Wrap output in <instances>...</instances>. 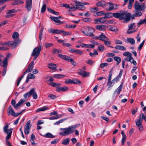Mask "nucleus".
<instances>
[{
  "label": "nucleus",
  "instance_id": "obj_45",
  "mask_svg": "<svg viewBox=\"0 0 146 146\" xmlns=\"http://www.w3.org/2000/svg\"><path fill=\"white\" fill-rule=\"evenodd\" d=\"M107 85L109 86L108 90H109L110 89V88L114 85V83L112 82L111 81H110V82H109V80H108Z\"/></svg>",
  "mask_w": 146,
  "mask_h": 146
},
{
  "label": "nucleus",
  "instance_id": "obj_35",
  "mask_svg": "<svg viewBox=\"0 0 146 146\" xmlns=\"http://www.w3.org/2000/svg\"><path fill=\"white\" fill-rule=\"evenodd\" d=\"M139 119H141L142 121L143 119L146 121V115H145L143 113H141L139 115Z\"/></svg>",
  "mask_w": 146,
  "mask_h": 146
},
{
  "label": "nucleus",
  "instance_id": "obj_47",
  "mask_svg": "<svg viewBox=\"0 0 146 146\" xmlns=\"http://www.w3.org/2000/svg\"><path fill=\"white\" fill-rule=\"evenodd\" d=\"M19 36L18 33L15 32H14L12 35V38L14 39H16L18 38Z\"/></svg>",
  "mask_w": 146,
  "mask_h": 146
},
{
  "label": "nucleus",
  "instance_id": "obj_41",
  "mask_svg": "<svg viewBox=\"0 0 146 146\" xmlns=\"http://www.w3.org/2000/svg\"><path fill=\"white\" fill-rule=\"evenodd\" d=\"M69 142V139L67 138L64 139L62 142V144L64 145H68Z\"/></svg>",
  "mask_w": 146,
  "mask_h": 146
},
{
  "label": "nucleus",
  "instance_id": "obj_31",
  "mask_svg": "<svg viewBox=\"0 0 146 146\" xmlns=\"http://www.w3.org/2000/svg\"><path fill=\"white\" fill-rule=\"evenodd\" d=\"M65 75L63 74H56L53 75V77L57 79L61 78L64 77Z\"/></svg>",
  "mask_w": 146,
  "mask_h": 146
},
{
  "label": "nucleus",
  "instance_id": "obj_53",
  "mask_svg": "<svg viewBox=\"0 0 146 146\" xmlns=\"http://www.w3.org/2000/svg\"><path fill=\"white\" fill-rule=\"evenodd\" d=\"M81 83V81L75 78L73 80V84H80Z\"/></svg>",
  "mask_w": 146,
  "mask_h": 146
},
{
  "label": "nucleus",
  "instance_id": "obj_43",
  "mask_svg": "<svg viewBox=\"0 0 146 146\" xmlns=\"http://www.w3.org/2000/svg\"><path fill=\"white\" fill-rule=\"evenodd\" d=\"M136 13H134L135 16L136 17H139L141 16L142 15V13L141 11H135Z\"/></svg>",
  "mask_w": 146,
  "mask_h": 146
},
{
  "label": "nucleus",
  "instance_id": "obj_7",
  "mask_svg": "<svg viewBox=\"0 0 146 146\" xmlns=\"http://www.w3.org/2000/svg\"><path fill=\"white\" fill-rule=\"evenodd\" d=\"M25 7L28 11H30L32 8V0H26Z\"/></svg>",
  "mask_w": 146,
  "mask_h": 146
},
{
  "label": "nucleus",
  "instance_id": "obj_30",
  "mask_svg": "<svg viewBox=\"0 0 146 146\" xmlns=\"http://www.w3.org/2000/svg\"><path fill=\"white\" fill-rule=\"evenodd\" d=\"M122 88V85L121 84L115 90V93H116L117 94H119L121 91Z\"/></svg>",
  "mask_w": 146,
  "mask_h": 146
},
{
  "label": "nucleus",
  "instance_id": "obj_16",
  "mask_svg": "<svg viewBox=\"0 0 146 146\" xmlns=\"http://www.w3.org/2000/svg\"><path fill=\"white\" fill-rule=\"evenodd\" d=\"M96 28L100 31H104L106 28V26L102 25H98L96 26Z\"/></svg>",
  "mask_w": 146,
  "mask_h": 146
},
{
  "label": "nucleus",
  "instance_id": "obj_32",
  "mask_svg": "<svg viewBox=\"0 0 146 146\" xmlns=\"http://www.w3.org/2000/svg\"><path fill=\"white\" fill-rule=\"evenodd\" d=\"M105 12L104 11H101L96 12V13L94 15L95 16H102L104 14Z\"/></svg>",
  "mask_w": 146,
  "mask_h": 146
},
{
  "label": "nucleus",
  "instance_id": "obj_23",
  "mask_svg": "<svg viewBox=\"0 0 146 146\" xmlns=\"http://www.w3.org/2000/svg\"><path fill=\"white\" fill-rule=\"evenodd\" d=\"M14 2L12 3V5H15L19 4H22L24 3V1L21 0H14Z\"/></svg>",
  "mask_w": 146,
  "mask_h": 146
},
{
  "label": "nucleus",
  "instance_id": "obj_27",
  "mask_svg": "<svg viewBox=\"0 0 146 146\" xmlns=\"http://www.w3.org/2000/svg\"><path fill=\"white\" fill-rule=\"evenodd\" d=\"M48 67L50 69L55 70L56 67V64L52 63H50L48 64Z\"/></svg>",
  "mask_w": 146,
  "mask_h": 146
},
{
  "label": "nucleus",
  "instance_id": "obj_17",
  "mask_svg": "<svg viewBox=\"0 0 146 146\" xmlns=\"http://www.w3.org/2000/svg\"><path fill=\"white\" fill-rule=\"evenodd\" d=\"M34 66V62L32 61L29 64L28 68L26 69V71L27 72H31Z\"/></svg>",
  "mask_w": 146,
  "mask_h": 146
},
{
  "label": "nucleus",
  "instance_id": "obj_42",
  "mask_svg": "<svg viewBox=\"0 0 146 146\" xmlns=\"http://www.w3.org/2000/svg\"><path fill=\"white\" fill-rule=\"evenodd\" d=\"M98 48L99 50L101 52H103L105 50L104 46L102 44H100L98 46Z\"/></svg>",
  "mask_w": 146,
  "mask_h": 146
},
{
  "label": "nucleus",
  "instance_id": "obj_39",
  "mask_svg": "<svg viewBox=\"0 0 146 146\" xmlns=\"http://www.w3.org/2000/svg\"><path fill=\"white\" fill-rule=\"evenodd\" d=\"M127 41L128 42H129L132 44H134L135 43V40L132 38H127Z\"/></svg>",
  "mask_w": 146,
  "mask_h": 146
},
{
  "label": "nucleus",
  "instance_id": "obj_12",
  "mask_svg": "<svg viewBox=\"0 0 146 146\" xmlns=\"http://www.w3.org/2000/svg\"><path fill=\"white\" fill-rule=\"evenodd\" d=\"M50 18L52 20L54 21L55 22L58 23V25H61L62 24L64 23L63 22L61 21L58 19V17L51 16L50 17Z\"/></svg>",
  "mask_w": 146,
  "mask_h": 146
},
{
  "label": "nucleus",
  "instance_id": "obj_62",
  "mask_svg": "<svg viewBox=\"0 0 146 146\" xmlns=\"http://www.w3.org/2000/svg\"><path fill=\"white\" fill-rule=\"evenodd\" d=\"M48 97L53 100H54L56 98V96L52 94H49L48 95Z\"/></svg>",
  "mask_w": 146,
  "mask_h": 146
},
{
  "label": "nucleus",
  "instance_id": "obj_64",
  "mask_svg": "<svg viewBox=\"0 0 146 146\" xmlns=\"http://www.w3.org/2000/svg\"><path fill=\"white\" fill-rule=\"evenodd\" d=\"M130 62L133 63L134 65H136L137 64L136 62L134 60L133 58L131 56L130 57Z\"/></svg>",
  "mask_w": 146,
  "mask_h": 146
},
{
  "label": "nucleus",
  "instance_id": "obj_55",
  "mask_svg": "<svg viewBox=\"0 0 146 146\" xmlns=\"http://www.w3.org/2000/svg\"><path fill=\"white\" fill-rule=\"evenodd\" d=\"M10 54H8V55L5 58L4 60H3L2 62L3 64H4V62L5 61L7 62V64L8 58L10 57Z\"/></svg>",
  "mask_w": 146,
  "mask_h": 146
},
{
  "label": "nucleus",
  "instance_id": "obj_46",
  "mask_svg": "<svg viewBox=\"0 0 146 146\" xmlns=\"http://www.w3.org/2000/svg\"><path fill=\"white\" fill-rule=\"evenodd\" d=\"M122 138L121 140V143L123 145L124 144L125 142L126 141L127 137L126 135L122 136Z\"/></svg>",
  "mask_w": 146,
  "mask_h": 146
},
{
  "label": "nucleus",
  "instance_id": "obj_6",
  "mask_svg": "<svg viewBox=\"0 0 146 146\" xmlns=\"http://www.w3.org/2000/svg\"><path fill=\"white\" fill-rule=\"evenodd\" d=\"M142 122V121L141 120V119H139V118L136 120L135 121L136 125L138 127L139 131H143V129Z\"/></svg>",
  "mask_w": 146,
  "mask_h": 146
},
{
  "label": "nucleus",
  "instance_id": "obj_48",
  "mask_svg": "<svg viewBox=\"0 0 146 146\" xmlns=\"http://www.w3.org/2000/svg\"><path fill=\"white\" fill-rule=\"evenodd\" d=\"M123 55L124 56H127L128 58H130L132 56V54L128 52H124Z\"/></svg>",
  "mask_w": 146,
  "mask_h": 146
},
{
  "label": "nucleus",
  "instance_id": "obj_51",
  "mask_svg": "<svg viewBox=\"0 0 146 146\" xmlns=\"http://www.w3.org/2000/svg\"><path fill=\"white\" fill-rule=\"evenodd\" d=\"M26 100L21 99L17 103L18 108L21 105H22L25 101Z\"/></svg>",
  "mask_w": 146,
  "mask_h": 146
},
{
  "label": "nucleus",
  "instance_id": "obj_33",
  "mask_svg": "<svg viewBox=\"0 0 146 146\" xmlns=\"http://www.w3.org/2000/svg\"><path fill=\"white\" fill-rule=\"evenodd\" d=\"M16 12V10L13 9L11 10H9V11L7 13V14L8 15L6 16V18H9L11 17V15H10V14L12 13H15Z\"/></svg>",
  "mask_w": 146,
  "mask_h": 146
},
{
  "label": "nucleus",
  "instance_id": "obj_9",
  "mask_svg": "<svg viewBox=\"0 0 146 146\" xmlns=\"http://www.w3.org/2000/svg\"><path fill=\"white\" fill-rule=\"evenodd\" d=\"M9 125L7 124L5 126L3 127V130L5 133L7 134V136L6 137V139L8 140L11 137L12 132L11 131L9 133V132L7 131L8 129Z\"/></svg>",
  "mask_w": 146,
  "mask_h": 146
},
{
  "label": "nucleus",
  "instance_id": "obj_34",
  "mask_svg": "<svg viewBox=\"0 0 146 146\" xmlns=\"http://www.w3.org/2000/svg\"><path fill=\"white\" fill-rule=\"evenodd\" d=\"M76 4L75 5H74L72 7H70L69 8L68 10L69 11H75L77 9L76 7Z\"/></svg>",
  "mask_w": 146,
  "mask_h": 146
},
{
  "label": "nucleus",
  "instance_id": "obj_18",
  "mask_svg": "<svg viewBox=\"0 0 146 146\" xmlns=\"http://www.w3.org/2000/svg\"><path fill=\"white\" fill-rule=\"evenodd\" d=\"M4 64H3V71L2 75L3 76H4L6 73L7 70V62H4Z\"/></svg>",
  "mask_w": 146,
  "mask_h": 146
},
{
  "label": "nucleus",
  "instance_id": "obj_50",
  "mask_svg": "<svg viewBox=\"0 0 146 146\" xmlns=\"http://www.w3.org/2000/svg\"><path fill=\"white\" fill-rule=\"evenodd\" d=\"M95 45H94L92 44H83V47H86V48H94Z\"/></svg>",
  "mask_w": 146,
  "mask_h": 146
},
{
  "label": "nucleus",
  "instance_id": "obj_20",
  "mask_svg": "<svg viewBox=\"0 0 146 146\" xmlns=\"http://www.w3.org/2000/svg\"><path fill=\"white\" fill-rule=\"evenodd\" d=\"M90 73L85 71H83L80 73L79 74L83 77H88L90 75Z\"/></svg>",
  "mask_w": 146,
  "mask_h": 146
},
{
  "label": "nucleus",
  "instance_id": "obj_38",
  "mask_svg": "<svg viewBox=\"0 0 146 146\" xmlns=\"http://www.w3.org/2000/svg\"><path fill=\"white\" fill-rule=\"evenodd\" d=\"M11 104L15 109H19V108H18L17 103V104H16V101L14 100H12Z\"/></svg>",
  "mask_w": 146,
  "mask_h": 146
},
{
  "label": "nucleus",
  "instance_id": "obj_25",
  "mask_svg": "<svg viewBox=\"0 0 146 146\" xmlns=\"http://www.w3.org/2000/svg\"><path fill=\"white\" fill-rule=\"evenodd\" d=\"M8 113H10L13 116H15V113L11 106L9 108Z\"/></svg>",
  "mask_w": 146,
  "mask_h": 146
},
{
  "label": "nucleus",
  "instance_id": "obj_24",
  "mask_svg": "<svg viewBox=\"0 0 146 146\" xmlns=\"http://www.w3.org/2000/svg\"><path fill=\"white\" fill-rule=\"evenodd\" d=\"M115 48L116 49L122 50H125L126 49V48L124 46L119 45H116Z\"/></svg>",
  "mask_w": 146,
  "mask_h": 146
},
{
  "label": "nucleus",
  "instance_id": "obj_63",
  "mask_svg": "<svg viewBox=\"0 0 146 146\" xmlns=\"http://www.w3.org/2000/svg\"><path fill=\"white\" fill-rule=\"evenodd\" d=\"M80 125V124H77L70 126L71 130H73L78 127Z\"/></svg>",
  "mask_w": 146,
  "mask_h": 146
},
{
  "label": "nucleus",
  "instance_id": "obj_56",
  "mask_svg": "<svg viewBox=\"0 0 146 146\" xmlns=\"http://www.w3.org/2000/svg\"><path fill=\"white\" fill-rule=\"evenodd\" d=\"M61 51H62L60 50H57L56 49L54 48L53 49V53L55 54H58H58H60Z\"/></svg>",
  "mask_w": 146,
  "mask_h": 146
},
{
  "label": "nucleus",
  "instance_id": "obj_1",
  "mask_svg": "<svg viewBox=\"0 0 146 146\" xmlns=\"http://www.w3.org/2000/svg\"><path fill=\"white\" fill-rule=\"evenodd\" d=\"M113 15L115 17L119 18L120 20L124 19L123 22L125 23L130 21L131 17V14L126 11H121L119 13H113Z\"/></svg>",
  "mask_w": 146,
  "mask_h": 146
},
{
  "label": "nucleus",
  "instance_id": "obj_54",
  "mask_svg": "<svg viewBox=\"0 0 146 146\" xmlns=\"http://www.w3.org/2000/svg\"><path fill=\"white\" fill-rule=\"evenodd\" d=\"M27 76L30 78V79H34L35 77V76L32 73H29L28 74Z\"/></svg>",
  "mask_w": 146,
  "mask_h": 146
},
{
  "label": "nucleus",
  "instance_id": "obj_26",
  "mask_svg": "<svg viewBox=\"0 0 146 146\" xmlns=\"http://www.w3.org/2000/svg\"><path fill=\"white\" fill-rule=\"evenodd\" d=\"M96 5L98 7H104L106 5V3L104 1H101L98 2L96 3Z\"/></svg>",
  "mask_w": 146,
  "mask_h": 146
},
{
  "label": "nucleus",
  "instance_id": "obj_57",
  "mask_svg": "<svg viewBox=\"0 0 146 146\" xmlns=\"http://www.w3.org/2000/svg\"><path fill=\"white\" fill-rule=\"evenodd\" d=\"M94 63V61L90 60H88L86 62V63L91 65H92Z\"/></svg>",
  "mask_w": 146,
  "mask_h": 146
},
{
  "label": "nucleus",
  "instance_id": "obj_60",
  "mask_svg": "<svg viewBox=\"0 0 146 146\" xmlns=\"http://www.w3.org/2000/svg\"><path fill=\"white\" fill-rule=\"evenodd\" d=\"M65 83L66 84H73V80H72L69 79H67L65 81Z\"/></svg>",
  "mask_w": 146,
  "mask_h": 146
},
{
  "label": "nucleus",
  "instance_id": "obj_61",
  "mask_svg": "<svg viewBox=\"0 0 146 146\" xmlns=\"http://www.w3.org/2000/svg\"><path fill=\"white\" fill-rule=\"evenodd\" d=\"M76 25H66L65 26V28H74L76 27Z\"/></svg>",
  "mask_w": 146,
  "mask_h": 146
},
{
  "label": "nucleus",
  "instance_id": "obj_52",
  "mask_svg": "<svg viewBox=\"0 0 146 146\" xmlns=\"http://www.w3.org/2000/svg\"><path fill=\"white\" fill-rule=\"evenodd\" d=\"M105 15V18H109L111 17L113 13H106L104 14Z\"/></svg>",
  "mask_w": 146,
  "mask_h": 146
},
{
  "label": "nucleus",
  "instance_id": "obj_4",
  "mask_svg": "<svg viewBox=\"0 0 146 146\" xmlns=\"http://www.w3.org/2000/svg\"><path fill=\"white\" fill-rule=\"evenodd\" d=\"M60 129L63 131L60 133L59 134L60 135L62 136L68 135L74 132V131L71 130L70 126L66 128H61Z\"/></svg>",
  "mask_w": 146,
  "mask_h": 146
},
{
  "label": "nucleus",
  "instance_id": "obj_19",
  "mask_svg": "<svg viewBox=\"0 0 146 146\" xmlns=\"http://www.w3.org/2000/svg\"><path fill=\"white\" fill-rule=\"evenodd\" d=\"M34 91L32 90V89L29 91L25 94L24 95V97L25 99H26L27 97H30L32 94V92Z\"/></svg>",
  "mask_w": 146,
  "mask_h": 146
},
{
  "label": "nucleus",
  "instance_id": "obj_36",
  "mask_svg": "<svg viewBox=\"0 0 146 146\" xmlns=\"http://www.w3.org/2000/svg\"><path fill=\"white\" fill-rule=\"evenodd\" d=\"M67 119V118H64L63 119H60L58 121L56 122L55 123H54V125H58L60 123H63L64 121L66 120Z\"/></svg>",
  "mask_w": 146,
  "mask_h": 146
},
{
  "label": "nucleus",
  "instance_id": "obj_21",
  "mask_svg": "<svg viewBox=\"0 0 146 146\" xmlns=\"http://www.w3.org/2000/svg\"><path fill=\"white\" fill-rule=\"evenodd\" d=\"M42 136L46 138H53L55 137V136L53 135L50 133H47L45 134L42 135Z\"/></svg>",
  "mask_w": 146,
  "mask_h": 146
},
{
  "label": "nucleus",
  "instance_id": "obj_8",
  "mask_svg": "<svg viewBox=\"0 0 146 146\" xmlns=\"http://www.w3.org/2000/svg\"><path fill=\"white\" fill-rule=\"evenodd\" d=\"M129 29L127 31V33L131 34L135 32V31L134 30L135 26L134 23L130 24L128 26Z\"/></svg>",
  "mask_w": 146,
  "mask_h": 146
},
{
  "label": "nucleus",
  "instance_id": "obj_29",
  "mask_svg": "<svg viewBox=\"0 0 146 146\" xmlns=\"http://www.w3.org/2000/svg\"><path fill=\"white\" fill-rule=\"evenodd\" d=\"M31 121L30 120L28 121L26 124L25 127V129H30L31 127V125L30 123Z\"/></svg>",
  "mask_w": 146,
  "mask_h": 146
},
{
  "label": "nucleus",
  "instance_id": "obj_22",
  "mask_svg": "<svg viewBox=\"0 0 146 146\" xmlns=\"http://www.w3.org/2000/svg\"><path fill=\"white\" fill-rule=\"evenodd\" d=\"M68 89V87H60L57 88L56 89V90L58 92H64L67 91Z\"/></svg>",
  "mask_w": 146,
  "mask_h": 146
},
{
  "label": "nucleus",
  "instance_id": "obj_11",
  "mask_svg": "<svg viewBox=\"0 0 146 146\" xmlns=\"http://www.w3.org/2000/svg\"><path fill=\"white\" fill-rule=\"evenodd\" d=\"M48 31L49 33H52L54 34H60L61 33L62 30L50 29H48Z\"/></svg>",
  "mask_w": 146,
  "mask_h": 146
},
{
  "label": "nucleus",
  "instance_id": "obj_28",
  "mask_svg": "<svg viewBox=\"0 0 146 146\" xmlns=\"http://www.w3.org/2000/svg\"><path fill=\"white\" fill-rule=\"evenodd\" d=\"M106 5L109 7V11L113 10V4L112 2L108 3L106 4Z\"/></svg>",
  "mask_w": 146,
  "mask_h": 146
},
{
  "label": "nucleus",
  "instance_id": "obj_2",
  "mask_svg": "<svg viewBox=\"0 0 146 146\" xmlns=\"http://www.w3.org/2000/svg\"><path fill=\"white\" fill-rule=\"evenodd\" d=\"M95 29L93 27H87L85 28L84 30L81 31V32L85 35L90 37H92V38H96L95 35L94 34Z\"/></svg>",
  "mask_w": 146,
  "mask_h": 146
},
{
  "label": "nucleus",
  "instance_id": "obj_49",
  "mask_svg": "<svg viewBox=\"0 0 146 146\" xmlns=\"http://www.w3.org/2000/svg\"><path fill=\"white\" fill-rule=\"evenodd\" d=\"M99 10L98 8L97 7L92 8L90 9V11L92 12H96Z\"/></svg>",
  "mask_w": 146,
  "mask_h": 146
},
{
  "label": "nucleus",
  "instance_id": "obj_5",
  "mask_svg": "<svg viewBox=\"0 0 146 146\" xmlns=\"http://www.w3.org/2000/svg\"><path fill=\"white\" fill-rule=\"evenodd\" d=\"M42 48L41 45H39L38 47L35 48L32 52V56H38L40 53Z\"/></svg>",
  "mask_w": 146,
  "mask_h": 146
},
{
  "label": "nucleus",
  "instance_id": "obj_44",
  "mask_svg": "<svg viewBox=\"0 0 146 146\" xmlns=\"http://www.w3.org/2000/svg\"><path fill=\"white\" fill-rule=\"evenodd\" d=\"M48 11L50 12L51 13L54 15H59V13L58 12H56L54 10L52 9L48 8Z\"/></svg>",
  "mask_w": 146,
  "mask_h": 146
},
{
  "label": "nucleus",
  "instance_id": "obj_59",
  "mask_svg": "<svg viewBox=\"0 0 146 146\" xmlns=\"http://www.w3.org/2000/svg\"><path fill=\"white\" fill-rule=\"evenodd\" d=\"M61 33H63L64 36H66L67 35H70L71 34V33L62 30Z\"/></svg>",
  "mask_w": 146,
  "mask_h": 146
},
{
  "label": "nucleus",
  "instance_id": "obj_37",
  "mask_svg": "<svg viewBox=\"0 0 146 146\" xmlns=\"http://www.w3.org/2000/svg\"><path fill=\"white\" fill-rule=\"evenodd\" d=\"M113 59L117 62V64L118 65L121 62V59L120 57L118 56H115L113 58Z\"/></svg>",
  "mask_w": 146,
  "mask_h": 146
},
{
  "label": "nucleus",
  "instance_id": "obj_14",
  "mask_svg": "<svg viewBox=\"0 0 146 146\" xmlns=\"http://www.w3.org/2000/svg\"><path fill=\"white\" fill-rule=\"evenodd\" d=\"M94 21L95 23L97 24L104 23L106 21V20L105 18L101 17L95 19Z\"/></svg>",
  "mask_w": 146,
  "mask_h": 146
},
{
  "label": "nucleus",
  "instance_id": "obj_10",
  "mask_svg": "<svg viewBox=\"0 0 146 146\" xmlns=\"http://www.w3.org/2000/svg\"><path fill=\"white\" fill-rule=\"evenodd\" d=\"M96 38H93L94 39H99L103 41H104L106 40H108V38L106 36L104 33H102L99 36H95Z\"/></svg>",
  "mask_w": 146,
  "mask_h": 146
},
{
  "label": "nucleus",
  "instance_id": "obj_15",
  "mask_svg": "<svg viewBox=\"0 0 146 146\" xmlns=\"http://www.w3.org/2000/svg\"><path fill=\"white\" fill-rule=\"evenodd\" d=\"M49 109V108L47 106H43L37 109L36 111V112L37 113L40 111H44L45 110H48Z\"/></svg>",
  "mask_w": 146,
  "mask_h": 146
},
{
  "label": "nucleus",
  "instance_id": "obj_13",
  "mask_svg": "<svg viewBox=\"0 0 146 146\" xmlns=\"http://www.w3.org/2000/svg\"><path fill=\"white\" fill-rule=\"evenodd\" d=\"M76 7L77 9L83 10L85 9V8L84 6L82 5V3L80 2H76Z\"/></svg>",
  "mask_w": 146,
  "mask_h": 146
},
{
  "label": "nucleus",
  "instance_id": "obj_3",
  "mask_svg": "<svg viewBox=\"0 0 146 146\" xmlns=\"http://www.w3.org/2000/svg\"><path fill=\"white\" fill-rule=\"evenodd\" d=\"M133 7L135 11H142L145 9L146 6L144 3L141 5L138 1H135Z\"/></svg>",
  "mask_w": 146,
  "mask_h": 146
},
{
  "label": "nucleus",
  "instance_id": "obj_58",
  "mask_svg": "<svg viewBox=\"0 0 146 146\" xmlns=\"http://www.w3.org/2000/svg\"><path fill=\"white\" fill-rule=\"evenodd\" d=\"M46 5L45 4H44L42 5L41 8V12L42 13L44 12L45 11L46 9Z\"/></svg>",
  "mask_w": 146,
  "mask_h": 146
},
{
  "label": "nucleus",
  "instance_id": "obj_40",
  "mask_svg": "<svg viewBox=\"0 0 146 146\" xmlns=\"http://www.w3.org/2000/svg\"><path fill=\"white\" fill-rule=\"evenodd\" d=\"M35 88H33L32 89V90L34 91L32 92L33 97L34 99H36L37 98V96L36 93L35 92Z\"/></svg>",
  "mask_w": 146,
  "mask_h": 146
}]
</instances>
